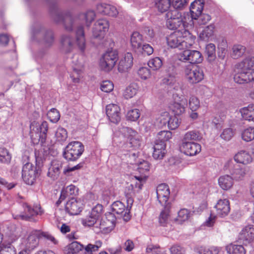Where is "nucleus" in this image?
Returning a JSON list of instances; mask_svg holds the SVG:
<instances>
[{
	"label": "nucleus",
	"instance_id": "obj_1",
	"mask_svg": "<svg viewBox=\"0 0 254 254\" xmlns=\"http://www.w3.org/2000/svg\"><path fill=\"white\" fill-rule=\"evenodd\" d=\"M195 38L188 31H175L167 37L168 46L171 48L184 50L190 48L194 43Z\"/></svg>",
	"mask_w": 254,
	"mask_h": 254
},
{
	"label": "nucleus",
	"instance_id": "obj_2",
	"mask_svg": "<svg viewBox=\"0 0 254 254\" xmlns=\"http://www.w3.org/2000/svg\"><path fill=\"white\" fill-rule=\"evenodd\" d=\"M48 124L43 121L41 124L33 123L30 126V135L32 142L35 144L40 143L43 145L47 138Z\"/></svg>",
	"mask_w": 254,
	"mask_h": 254
},
{
	"label": "nucleus",
	"instance_id": "obj_3",
	"mask_svg": "<svg viewBox=\"0 0 254 254\" xmlns=\"http://www.w3.org/2000/svg\"><path fill=\"white\" fill-rule=\"evenodd\" d=\"M116 217L112 213L106 214L94 227V231L97 233L107 234L110 233L115 226Z\"/></svg>",
	"mask_w": 254,
	"mask_h": 254
},
{
	"label": "nucleus",
	"instance_id": "obj_4",
	"mask_svg": "<svg viewBox=\"0 0 254 254\" xmlns=\"http://www.w3.org/2000/svg\"><path fill=\"white\" fill-rule=\"evenodd\" d=\"M184 74L186 80L191 84L200 82L204 77L202 70L199 66L193 65L185 66Z\"/></svg>",
	"mask_w": 254,
	"mask_h": 254
},
{
	"label": "nucleus",
	"instance_id": "obj_5",
	"mask_svg": "<svg viewBox=\"0 0 254 254\" xmlns=\"http://www.w3.org/2000/svg\"><path fill=\"white\" fill-rule=\"evenodd\" d=\"M84 147L79 141H74L69 143L66 146L64 157L69 161H75L82 154Z\"/></svg>",
	"mask_w": 254,
	"mask_h": 254
},
{
	"label": "nucleus",
	"instance_id": "obj_6",
	"mask_svg": "<svg viewBox=\"0 0 254 254\" xmlns=\"http://www.w3.org/2000/svg\"><path fill=\"white\" fill-rule=\"evenodd\" d=\"M118 59V52L117 51L111 50L106 52L100 60V68L106 72L111 71L115 65Z\"/></svg>",
	"mask_w": 254,
	"mask_h": 254
},
{
	"label": "nucleus",
	"instance_id": "obj_7",
	"mask_svg": "<svg viewBox=\"0 0 254 254\" xmlns=\"http://www.w3.org/2000/svg\"><path fill=\"white\" fill-rule=\"evenodd\" d=\"M40 234L41 231L39 230L31 231L28 237L22 243L21 248L22 250L19 252L18 254H28V252L36 248L40 239Z\"/></svg>",
	"mask_w": 254,
	"mask_h": 254
},
{
	"label": "nucleus",
	"instance_id": "obj_8",
	"mask_svg": "<svg viewBox=\"0 0 254 254\" xmlns=\"http://www.w3.org/2000/svg\"><path fill=\"white\" fill-rule=\"evenodd\" d=\"M39 175V170L33 164L27 162L23 165L22 170V178L26 184L33 185Z\"/></svg>",
	"mask_w": 254,
	"mask_h": 254
},
{
	"label": "nucleus",
	"instance_id": "obj_9",
	"mask_svg": "<svg viewBox=\"0 0 254 254\" xmlns=\"http://www.w3.org/2000/svg\"><path fill=\"white\" fill-rule=\"evenodd\" d=\"M178 59L183 62H188L192 65L201 63L203 58L199 51L188 49L178 54Z\"/></svg>",
	"mask_w": 254,
	"mask_h": 254
},
{
	"label": "nucleus",
	"instance_id": "obj_10",
	"mask_svg": "<svg viewBox=\"0 0 254 254\" xmlns=\"http://www.w3.org/2000/svg\"><path fill=\"white\" fill-rule=\"evenodd\" d=\"M120 132L123 136L127 138V145L129 147L132 148V149H136L140 147L141 145L140 137L137 132L127 127H122Z\"/></svg>",
	"mask_w": 254,
	"mask_h": 254
},
{
	"label": "nucleus",
	"instance_id": "obj_11",
	"mask_svg": "<svg viewBox=\"0 0 254 254\" xmlns=\"http://www.w3.org/2000/svg\"><path fill=\"white\" fill-rule=\"evenodd\" d=\"M23 207L24 209V212L15 216L13 215V217L14 219L31 220L32 219V217L38 215H41L44 212L43 210H42L41 206L39 205H36L32 208L27 204H24L23 205Z\"/></svg>",
	"mask_w": 254,
	"mask_h": 254
},
{
	"label": "nucleus",
	"instance_id": "obj_12",
	"mask_svg": "<svg viewBox=\"0 0 254 254\" xmlns=\"http://www.w3.org/2000/svg\"><path fill=\"white\" fill-rule=\"evenodd\" d=\"M166 25L170 29H176L184 25L182 14L178 10L168 11L166 14Z\"/></svg>",
	"mask_w": 254,
	"mask_h": 254
},
{
	"label": "nucleus",
	"instance_id": "obj_13",
	"mask_svg": "<svg viewBox=\"0 0 254 254\" xmlns=\"http://www.w3.org/2000/svg\"><path fill=\"white\" fill-rule=\"evenodd\" d=\"M102 245V242L100 240L96 241L94 244H89L86 246L80 245L77 242H73L69 245V249L73 251L72 253L80 250L84 251V254H93V252L98 251Z\"/></svg>",
	"mask_w": 254,
	"mask_h": 254
},
{
	"label": "nucleus",
	"instance_id": "obj_14",
	"mask_svg": "<svg viewBox=\"0 0 254 254\" xmlns=\"http://www.w3.org/2000/svg\"><path fill=\"white\" fill-rule=\"evenodd\" d=\"M83 208V201L80 198L72 197L66 203L65 211L71 215H78Z\"/></svg>",
	"mask_w": 254,
	"mask_h": 254
},
{
	"label": "nucleus",
	"instance_id": "obj_15",
	"mask_svg": "<svg viewBox=\"0 0 254 254\" xmlns=\"http://www.w3.org/2000/svg\"><path fill=\"white\" fill-rule=\"evenodd\" d=\"M109 24L105 19H99L96 22L93 29V38L102 39L104 38L106 32L108 30Z\"/></svg>",
	"mask_w": 254,
	"mask_h": 254
},
{
	"label": "nucleus",
	"instance_id": "obj_16",
	"mask_svg": "<svg viewBox=\"0 0 254 254\" xmlns=\"http://www.w3.org/2000/svg\"><path fill=\"white\" fill-rule=\"evenodd\" d=\"M182 152L188 156H194L201 150L200 144L195 142H182L180 146Z\"/></svg>",
	"mask_w": 254,
	"mask_h": 254
},
{
	"label": "nucleus",
	"instance_id": "obj_17",
	"mask_svg": "<svg viewBox=\"0 0 254 254\" xmlns=\"http://www.w3.org/2000/svg\"><path fill=\"white\" fill-rule=\"evenodd\" d=\"M32 38L34 39L37 37L44 36L43 40V44L47 47L51 46L54 42V36L53 32L51 31L45 32L40 27H37L32 29Z\"/></svg>",
	"mask_w": 254,
	"mask_h": 254
},
{
	"label": "nucleus",
	"instance_id": "obj_18",
	"mask_svg": "<svg viewBox=\"0 0 254 254\" xmlns=\"http://www.w3.org/2000/svg\"><path fill=\"white\" fill-rule=\"evenodd\" d=\"M233 162L232 160H229L225 165V167L230 170L231 175L233 176V180L236 181L243 180L248 172L247 167H239L232 169Z\"/></svg>",
	"mask_w": 254,
	"mask_h": 254
},
{
	"label": "nucleus",
	"instance_id": "obj_19",
	"mask_svg": "<svg viewBox=\"0 0 254 254\" xmlns=\"http://www.w3.org/2000/svg\"><path fill=\"white\" fill-rule=\"evenodd\" d=\"M156 194L158 201L162 205H166L170 195L169 186L165 184L158 186L156 188Z\"/></svg>",
	"mask_w": 254,
	"mask_h": 254
},
{
	"label": "nucleus",
	"instance_id": "obj_20",
	"mask_svg": "<svg viewBox=\"0 0 254 254\" xmlns=\"http://www.w3.org/2000/svg\"><path fill=\"white\" fill-rule=\"evenodd\" d=\"M234 80L235 82L239 84L254 81V69L242 72H236L234 76Z\"/></svg>",
	"mask_w": 254,
	"mask_h": 254
},
{
	"label": "nucleus",
	"instance_id": "obj_21",
	"mask_svg": "<svg viewBox=\"0 0 254 254\" xmlns=\"http://www.w3.org/2000/svg\"><path fill=\"white\" fill-rule=\"evenodd\" d=\"M150 168V164L146 161H143L138 164L137 170L141 175L140 176H135L134 178L139 181L138 184L136 183V187L138 185L139 189H141L142 183L145 182L146 179V174L149 172Z\"/></svg>",
	"mask_w": 254,
	"mask_h": 254
},
{
	"label": "nucleus",
	"instance_id": "obj_22",
	"mask_svg": "<svg viewBox=\"0 0 254 254\" xmlns=\"http://www.w3.org/2000/svg\"><path fill=\"white\" fill-rule=\"evenodd\" d=\"M106 114L111 122L118 123L121 119L120 107L115 104L108 105L106 106Z\"/></svg>",
	"mask_w": 254,
	"mask_h": 254
},
{
	"label": "nucleus",
	"instance_id": "obj_23",
	"mask_svg": "<svg viewBox=\"0 0 254 254\" xmlns=\"http://www.w3.org/2000/svg\"><path fill=\"white\" fill-rule=\"evenodd\" d=\"M239 237L245 244L252 243L254 240V225L250 224L245 226L240 232Z\"/></svg>",
	"mask_w": 254,
	"mask_h": 254
},
{
	"label": "nucleus",
	"instance_id": "obj_24",
	"mask_svg": "<svg viewBox=\"0 0 254 254\" xmlns=\"http://www.w3.org/2000/svg\"><path fill=\"white\" fill-rule=\"evenodd\" d=\"M215 213L217 216L224 217L230 210V202L227 199H219L215 206Z\"/></svg>",
	"mask_w": 254,
	"mask_h": 254
},
{
	"label": "nucleus",
	"instance_id": "obj_25",
	"mask_svg": "<svg viewBox=\"0 0 254 254\" xmlns=\"http://www.w3.org/2000/svg\"><path fill=\"white\" fill-rule=\"evenodd\" d=\"M62 167L63 163L61 161L57 159L52 160L48 169V176L53 180H57L60 176Z\"/></svg>",
	"mask_w": 254,
	"mask_h": 254
},
{
	"label": "nucleus",
	"instance_id": "obj_26",
	"mask_svg": "<svg viewBox=\"0 0 254 254\" xmlns=\"http://www.w3.org/2000/svg\"><path fill=\"white\" fill-rule=\"evenodd\" d=\"M133 65V57L130 53H127L121 57L118 64V70L121 72L127 71Z\"/></svg>",
	"mask_w": 254,
	"mask_h": 254
},
{
	"label": "nucleus",
	"instance_id": "obj_27",
	"mask_svg": "<svg viewBox=\"0 0 254 254\" xmlns=\"http://www.w3.org/2000/svg\"><path fill=\"white\" fill-rule=\"evenodd\" d=\"M113 212L123 216L125 221H127L130 219L129 210L126 208L123 203L120 201L114 202L112 205Z\"/></svg>",
	"mask_w": 254,
	"mask_h": 254
},
{
	"label": "nucleus",
	"instance_id": "obj_28",
	"mask_svg": "<svg viewBox=\"0 0 254 254\" xmlns=\"http://www.w3.org/2000/svg\"><path fill=\"white\" fill-rule=\"evenodd\" d=\"M254 67V57H248L236 65V72L248 71Z\"/></svg>",
	"mask_w": 254,
	"mask_h": 254
},
{
	"label": "nucleus",
	"instance_id": "obj_29",
	"mask_svg": "<svg viewBox=\"0 0 254 254\" xmlns=\"http://www.w3.org/2000/svg\"><path fill=\"white\" fill-rule=\"evenodd\" d=\"M234 160L238 163L246 165L251 163L253 159L252 155L246 150H241L237 152L234 157Z\"/></svg>",
	"mask_w": 254,
	"mask_h": 254
},
{
	"label": "nucleus",
	"instance_id": "obj_30",
	"mask_svg": "<svg viewBox=\"0 0 254 254\" xmlns=\"http://www.w3.org/2000/svg\"><path fill=\"white\" fill-rule=\"evenodd\" d=\"M60 20L63 21L64 28L67 31H70L72 30L73 25L75 20L71 16L69 13L57 15V17L55 18V21L58 22Z\"/></svg>",
	"mask_w": 254,
	"mask_h": 254
},
{
	"label": "nucleus",
	"instance_id": "obj_31",
	"mask_svg": "<svg viewBox=\"0 0 254 254\" xmlns=\"http://www.w3.org/2000/svg\"><path fill=\"white\" fill-rule=\"evenodd\" d=\"M97 9L99 13L113 17L117 16L118 13L117 8L114 6L106 3L98 4Z\"/></svg>",
	"mask_w": 254,
	"mask_h": 254
},
{
	"label": "nucleus",
	"instance_id": "obj_32",
	"mask_svg": "<svg viewBox=\"0 0 254 254\" xmlns=\"http://www.w3.org/2000/svg\"><path fill=\"white\" fill-rule=\"evenodd\" d=\"M219 187L224 190H230L233 186L234 180L232 177L228 175L221 176L218 180Z\"/></svg>",
	"mask_w": 254,
	"mask_h": 254
},
{
	"label": "nucleus",
	"instance_id": "obj_33",
	"mask_svg": "<svg viewBox=\"0 0 254 254\" xmlns=\"http://www.w3.org/2000/svg\"><path fill=\"white\" fill-rule=\"evenodd\" d=\"M171 208L170 203H168L164 205V208L161 211L158 217L159 223L161 225L165 226L168 223L170 217Z\"/></svg>",
	"mask_w": 254,
	"mask_h": 254
},
{
	"label": "nucleus",
	"instance_id": "obj_34",
	"mask_svg": "<svg viewBox=\"0 0 254 254\" xmlns=\"http://www.w3.org/2000/svg\"><path fill=\"white\" fill-rule=\"evenodd\" d=\"M76 43L81 52L85 50L86 43L84 37V32L82 26H80L76 31Z\"/></svg>",
	"mask_w": 254,
	"mask_h": 254
},
{
	"label": "nucleus",
	"instance_id": "obj_35",
	"mask_svg": "<svg viewBox=\"0 0 254 254\" xmlns=\"http://www.w3.org/2000/svg\"><path fill=\"white\" fill-rule=\"evenodd\" d=\"M242 118L249 122L254 123V104H249L240 110Z\"/></svg>",
	"mask_w": 254,
	"mask_h": 254
},
{
	"label": "nucleus",
	"instance_id": "obj_36",
	"mask_svg": "<svg viewBox=\"0 0 254 254\" xmlns=\"http://www.w3.org/2000/svg\"><path fill=\"white\" fill-rule=\"evenodd\" d=\"M203 0H195L191 2L190 6V11L191 18H195L200 15L203 9Z\"/></svg>",
	"mask_w": 254,
	"mask_h": 254
},
{
	"label": "nucleus",
	"instance_id": "obj_37",
	"mask_svg": "<svg viewBox=\"0 0 254 254\" xmlns=\"http://www.w3.org/2000/svg\"><path fill=\"white\" fill-rule=\"evenodd\" d=\"M153 157L155 159L161 160L166 153V144L156 142L153 147Z\"/></svg>",
	"mask_w": 254,
	"mask_h": 254
},
{
	"label": "nucleus",
	"instance_id": "obj_38",
	"mask_svg": "<svg viewBox=\"0 0 254 254\" xmlns=\"http://www.w3.org/2000/svg\"><path fill=\"white\" fill-rule=\"evenodd\" d=\"M130 42L131 46L134 50L141 49L143 42L142 36L138 32H134L130 36Z\"/></svg>",
	"mask_w": 254,
	"mask_h": 254
},
{
	"label": "nucleus",
	"instance_id": "obj_39",
	"mask_svg": "<svg viewBox=\"0 0 254 254\" xmlns=\"http://www.w3.org/2000/svg\"><path fill=\"white\" fill-rule=\"evenodd\" d=\"M62 49L65 53L70 52L73 48V40L69 35H64L61 39Z\"/></svg>",
	"mask_w": 254,
	"mask_h": 254
},
{
	"label": "nucleus",
	"instance_id": "obj_40",
	"mask_svg": "<svg viewBox=\"0 0 254 254\" xmlns=\"http://www.w3.org/2000/svg\"><path fill=\"white\" fill-rule=\"evenodd\" d=\"M74 66H73V72L71 77L74 82H78L80 77V74L83 70V65L82 63H76L73 62Z\"/></svg>",
	"mask_w": 254,
	"mask_h": 254
},
{
	"label": "nucleus",
	"instance_id": "obj_41",
	"mask_svg": "<svg viewBox=\"0 0 254 254\" xmlns=\"http://www.w3.org/2000/svg\"><path fill=\"white\" fill-rule=\"evenodd\" d=\"M138 90V86L136 83H131L124 90L123 96L127 99H130L136 94Z\"/></svg>",
	"mask_w": 254,
	"mask_h": 254
},
{
	"label": "nucleus",
	"instance_id": "obj_42",
	"mask_svg": "<svg viewBox=\"0 0 254 254\" xmlns=\"http://www.w3.org/2000/svg\"><path fill=\"white\" fill-rule=\"evenodd\" d=\"M214 27L210 25L206 27L199 34V38L203 41L211 40L213 36Z\"/></svg>",
	"mask_w": 254,
	"mask_h": 254
},
{
	"label": "nucleus",
	"instance_id": "obj_43",
	"mask_svg": "<svg viewBox=\"0 0 254 254\" xmlns=\"http://www.w3.org/2000/svg\"><path fill=\"white\" fill-rule=\"evenodd\" d=\"M229 254H245L246 250L242 245L229 244L226 247Z\"/></svg>",
	"mask_w": 254,
	"mask_h": 254
},
{
	"label": "nucleus",
	"instance_id": "obj_44",
	"mask_svg": "<svg viewBox=\"0 0 254 254\" xmlns=\"http://www.w3.org/2000/svg\"><path fill=\"white\" fill-rule=\"evenodd\" d=\"M242 139L245 142L254 140V127H250L244 129L241 133Z\"/></svg>",
	"mask_w": 254,
	"mask_h": 254
},
{
	"label": "nucleus",
	"instance_id": "obj_45",
	"mask_svg": "<svg viewBox=\"0 0 254 254\" xmlns=\"http://www.w3.org/2000/svg\"><path fill=\"white\" fill-rule=\"evenodd\" d=\"M201 138L198 132L191 130L187 132L184 135L182 142H194Z\"/></svg>",
	"mask_w": 254,
	"mask_h": 254
},
{
	"label": "nucleus",
	"instance_id": "obj_46",
	"mask_svg": "<svg viewBox=\"0 0 254 254\" xmlns=\"http://www.w3.org/2000/svg\"><path fill=\"white\" fill-rule=\"evenodd\" d=\"M155 5L158 10L163 13L167 11L171 6V0H155Z\"/></svg>",
	"mask_w": 254,
	"mask_h": 254
},
{
	"label": "nucleus",
	"instance_id": "obj_47",
	"mask_svg": "<svg viewBox=\"0 0 254 254\" xmlns=\"http://www.w3.org/2000/svg\"><path fill=\"white\" fill-rule=\"evenodd\" d=\"M190 212L187 209H182L178 213L175 221L178 224H182L190 217Z\"/></svg>",
	"mask_w": 254,
	"mask_h": 254
},
{
	"label": "nucleus",
	"instance_id": "obj_48",
	"mask_svg": "<svg viewBox=\"0 0 254 254\" xmlns=\"http://www.w3.org/2000/svg\"><path fill=\"white\" fill-rule=\"evenodd\" d=\"M149 67L154 71L159 70L163 65L162 60L159 57L150 59L147 63Z\"/></svg>",
	"mask_w": 254,
	"mask_h": 254
},
{
	"label": "nucleus",
	"instance_id": "obj_49",
	"mask_svg": "<svg viewBox=\"0 0 254 254\" xmlns=\"http://www.w3.org/2000/svg\"><path fill=\"white\" fill-rule=\"evenodd\" d=\"M11 160V155L9 151L3 147L0 148V163L8 164Z\"/></svg>",
	"mask_w": 254,
	"mask_h": 254
},
{
	"label": "nucleus",
	"instance_id": "obj_50",
	"mask_svg": "<svg viewBox=\"0 0 254 254\" xmlns=\"http://www.w3.org/2000/svg\"><path fill=\"white\" fill-rule=\"evenodd\" d=\"M215 46L214 44L210 43L206 46L205 53L207 55V60L209 62L211 63L215 59Z\"/></svg>",
	"mask_w": 254,
	"mask_h": 254
},
{
	"label": "nucleus",
	"instance_id": "obj_51",
	"mask_svg": "<svg viewBox=\"0 0 254 254\" xmlns=\"http://www.w3.org/2000/svg\"><path fill=\"white\" fill-rule=\"evenodd\" d=\"M220 249L216 247H200L197 249V252L199 254H218Z\"/></svg>",
	"mask_w": 254,
	"mask_h": 254
},
{
	"label": "nucleus",
	"instance_id": "obj_52",
	"mask_svg": "<svg viewBox=\"0 0 254 254\" xmlns=\"http://www.w3.org/2000/svg\"><path fill=\"white\" fill-rule=\"evenodd\" d=\"M246 48L241 45H235L232 48L231 56L234 59L241 57L245 52Z\"/></svg>",
	"mask_w": 254,
	"mask_h": 254
},
{
	"label": "nucleus",
	"instance_id": "obj_53",
	"mask_svg": "<svg viewBox=\"0 0 254 254\" xmlns=\"http://www.w3.org/2000/svg\"><path fill=\"white\" fill-rule=\"evenodd\" d=\"M79 16L80 19H84L86 25L89 26L95 18V13L93 10H88L84 13L80 14Z\"/></svg>",
	"mask_w": 254,
	"mask_h": 254
},
{
	"label": "nucleus",
	"instance_id": "obj_54",
	"mask_svg": "<svg viewBox=\"0 0 254 254\" xmlns=\"http://www.w3.org/2000/svg\"><path fill=\"white\" fill-rule=\"evenodd\" d=\"M137 73L140 78L142 80H147L151 76V71L147 67L141 66L137 69Z\"/></svg>",
	"mask_w": 254,
	"mask_h": 254
},
{
	"label": "nucleus",
	"instance_id": "obj_55",
	"mask_svg": "<svg viewBox=\"0 0 254 254\" xmlns=\"http://www.w3.org/2000/svg\"><path fill=\"white\" fill-rule=\"evenodd\" d=\"M77 191V189L74 185H69L62 190V197L63 199L69 195H74Z\"/></svg>",
	"mask_w": 254,
	"mask_h": 254
},
{
	"label": "nucleus",
	"instance_id": "obj_56",
	"mask_svg": "<svg viewBox=\"0 0 254 254\" xmlns=\"http://www.w3.org/2000/svg\"><path fill=\"white\" fill-rule=\"evenodd\" d=\"M171 109L175 115L179 116L185 111L184 105L181 103L174 102L171 106Z\"/></svg>",
	"mask_w": 254,
	"mask_h": 254
},
{
	"label": "nucleus",
	"instance_id": "obj_57",
	"mask_svg": "<svg viewBox=\"0 0 254 254\" xmlns=\"http://www.w3.org/2000/svg\"><path fill=\"white\" fill-rule=\"evenodd\" d=\"M172 137V132L169 130L161 131L157 134V138L159 142L164 143L169 140Z\"/></svg>",
	"mask_w": 254,
	"mask_h": 254
},
{
	"label": "nucleus",
	"instance_id": "obj_58",
	"mask_svg": "<svg viewBox=\"0 0 254 254\" xmlns=\"http://www.w3.org/2000/svg\"><path fill=\"white\" fill-rule=\"evenodd\" d=\"M47 116L50 121L52 123L57 122L60 118L59 112L54 108L51 109L48 112Z\"/></svg>",
	"mask_w": 254,
	"mask_h": 254
},
{
	"label": "nucleus",
	"instance_id": "obj_59",
	"mask_svg": "<svg viewBox=\"0 0 254 254\" xmlns=\"http://www.w3.org/2000/svg\"><path fill=\"white\" fill-rule=\"evenodd\" d=\"M188 0H172V5L177 10H182L188 5Z\"/></svg>",
	"mask_w": 254,
	"mask_h": 254
},
{
	"label": "nucleus",
	"instance_id": "obj_60",
	"mask_svg": "<svg viewBox=\"0 0 254 254\" xmlns=\"http://www.w3.org/2000/svg\"><path fill=\"white\" fill-rule=\"evenodd\" d=\"M189 104V108L191 111H196L200 107L199 99L194 96L190 98Z\"/></svg>",
	"mask_w": 254,
	"mask_h": 254
},
{
	"label": "nucleus",
	"instance_id": "obj_61",
	"mask_svg": "<svg viewBox=\"0 0 254 254\" xmlns=\"http://www.w3.org/2000/svg\"><path fill=\"white\" fill-rule=\"evenodd\" d=\"M55 136L58 141H64L67 137V131L64 128H59L56 132Z\"/></svg>",
	"mask_w": 254,
	"mask_h": 254
},
{
	"label": "nucleus",
	"instance_id": "obj_62",
	"mask_svg": "<svg viewBox=\"0 0 254 254\" xmlns=\"http://www.w3.org/2000/svg\"><path fill=\"white\" fill-rule=\"evenodd\" d=\"M140 115V114L138 109H131L128 111L127 114V118L128 120L135 121L139 118Z\"/></svg>",
	"mask_w": 254,
	"mask_h": 254
},
{
	"label": "nucleus",
	"instance_id": "obj_63",
	"mask_svg": "<svg viewBox=\"0 0 254 254\" xmlns=\"http://www.w3.org/2000/svg\"><path fill=\"white\" fill-rule=\"evenodd\" d=\"M98 219H97L96 217L92 216V215L90 214L86 218L82 219V223L85 226L91 227L93 226L94 224L96 225V223H98Z\"/></svg>",
	"mask_w": 254,
	"mask_h": 254
},
{
	"label": "nucleus",
	"instance_id": "obj_64",
	"mask_svg": "<svg viewBox=\"0 0 254 254\" xmlns=\"http://www.w3.org/2000/svg\"><path fill=\"white\" fill-rule=\"evenodd\" d=\"M192 19L197 20V22L199 25L206 24L211 19L210 15L207 14H202L197 15L195 18H192Z\"/></svg>",
	"mask_w": 254,
	"mask_h": 254
}]
</instances>
